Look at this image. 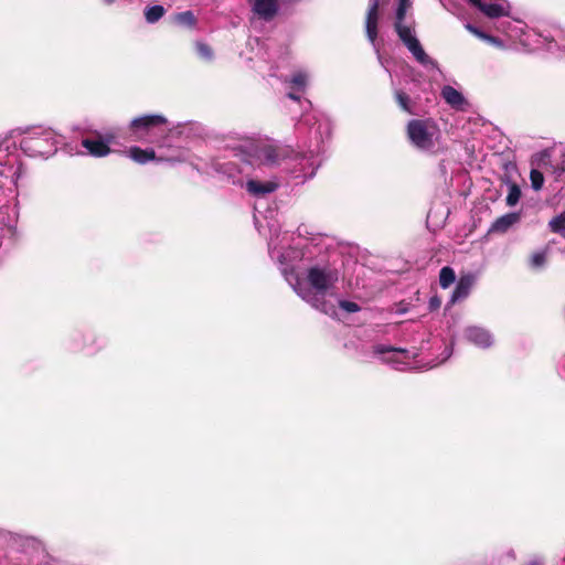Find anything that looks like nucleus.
<instances>
[{"mask_svg": "<svg viewBox=\"0 0 565 565\" xmlns=\"http://www.w3.org/2000/svg\"><path fill=\"white\" fill-rule=\"evenodd\" d=\"M553 172L557 178H563L565 175V161L562 164H556Z\"/></svg>", "mask_w": 565, "mask_h": 565, "instance_id": "33", "label": "nucleus"}, {"mask_svg": "<svg viewBox=\"0 0 565 565\" xmlns=\"http://www.w3.org/2000/svg\"><path fill=\"white\" fill-rule=\"evenodd\" d=\"M109 143H62L56 148L55 143H21L22 151L30 158L47 159L60 152L68 156L105 157L110 152Z\"/></svg>", "mask_w": 565, "mask_h": 565, "instance_id": "3", "label": "nucleus"}, {"mask_svg": "<svg viewBox=\"0 0 565 565\" xmlns=\"http://www.w3.org/2000/svg\"><path fill=\"white\" fill-rule=\"evenodd\" d=\"M277 183L273 181L260 182L257 180H248L246 190L255 196H264L274 192L277 189Z\"/></svg>", "mask_w": 565, "mask_h": 565, "instance_id": "13", "label": "nucleus"}, {"mask_svg": "<svg viewBox=\"0 0 565 565\" xmlns=\"http://www.w3.org/2000/svg\"><path fill=\"white\" fill-rule=\"evenodd\" d=\"M338 302L340 308H342L347 312H358L360 310L359 305L353 301L339 300Z\"/></svg>", "mask_w": 565, "mask_h": 565, "instance_id": "32", "label": "nucleus"}, {"mask_svg": "<svg viewBox=\"0 0 565 565\" xmlns=\"http://www.w3.org/2000/svg\"><path fill=\"white\" fill-rule=\"evenodd\" d=\"M168 128V119L160 114L142 115L134 118L129 130L135 137H145L151 134H163Z\"/></svg>", "mask_w": 565, "mask_h": 565, "instance_id": "5", "label": "nucleus"}, {"mask_svg": "<svg viewBox=\"0 0 565 565\" xmlns=\"http://www.w3.org/2000/svg\"><path fill=\"white\" fill-rule=\"evenodd\" d=\"M531 186L534 191H540L544 184V175L537 169H532L530 172Z\"/></svg>", "mask_w": 565, "mask_h": 565, "instance_id": "24", "label": "nucleus"}, {"mask_svg": "<svg viewBox=\"0 0 565 565\" xmlns=\"http://www.w3.org/2000/svg\"><path fill=\"white\" fill-rule=\"evenodd\" d=\"M128 156L135 162L142 164L149 161L174 162L181 160L180 149L174 143H157L156 149L131 147Z\"/></svg>", "mask_w": 565, "mask_h": 565, "instance_id": "4", "label": "nucleus"}, {"mask_svg": "<svg viewBox=\"0 0 565 565\" xmlns=\"http://www.w3.org/2000/svg\"><path fill=\"white\" fill-rule=\"evenodd\" d=\"M431 128H434V124L430 119H413L407 125V136L412 141H430Z\"/></svg>", "mask_w": 565, "mask_h": 565, "instance_id": "7", "label": "nucleus"}, {"mask_svg": "<svg viewBox=\"0 0 565 565\" xmlns=\"http://www.w3.org/2000/svg\"><path fill=\"white\" fill-rule=\"evenodd\" d=\"M411 7L409 0H398L395 22H404L407 9Z\"/></svg>", "mask_w": 565, "mask_h": 565, "instance_id": "26", "label": "nucleus"}, {"mask_svg": "<svg viewBox=\"0 0 565 565\" xmlns=\"http://www.w3.org/2000/svg\"><path fill=\"white\" fill-rule=\"evenodd\" d=\"M166 13V10L162 6H152L146 9L145 18L147 22L154 23L159 21Z\"/></svg>", "mask_w": 565, "mask_h": 565, "instance_id": "19", "label": "nucleus"}, {"mask_svg": "<svg viewBox=\"0 0 565 565\" xmlns=\"http://www.w3.org/2000/svg\"><path fill=\"white\" fill-rule=\"evenodd\" d=\"M395 99L403 110L412 113L409 108V96L406 93L397 90L395 93Z\"/></svg>", "mask_w": 565, "mask_h": 565, "instance_id": "29", "label": "nucleus"}, {"mask_svg": "<svg viewBox=\"0 0 565 565\" xmlns=\"http://www.w3.org/2000/svg\"><path fill=\"white\" fill-rule=\"evenodd\" d=\"M288 97H289L290 99H294V100H299V99H300V97H299L298 95L294 94V93H289V94H288Z\"/></svg>", "mask_w": 565, "mask_h": 565, "instance_id": "38", "label": "nucleus"}, {"mask_svg": "<svg viewBox=\"0 0 565 565\" xmlns=\"http://www.w3.org/2000/svg\"><path fill=\"white\" fill-rule=\"evenodd\" d=\"M44 135H45V137H44V141H49L50 139H52V138H53V137H52V132L46 131Z\"/></svg>", "mask_w": 565, "mask_h": 565, "instance_id": "39", "label": "nucleus"}, {"mask_svg": "<svg viewBox=\"0 0 565 565\" xmlns=\"http://www.w3.org/2000/svg\"><path fill=\"white\" fill-rule=\"evenodd\" d=\"M521 198V189L518 184L512 183L509 185V192L507 195V204L509 206H514L518 204Z\"/></svg>", "mask_w": 565, "mask_h": 565, "instance_id": "23", "label": "nucleus"}, {"mask_svg": "<svg viewBox=\"0 0 565 565\" xmlns=\"http://www.w3.org/2000/svg\"><path fill=\"white\" fill-rule=\"evenodd\" d=\"M439 306H440V300L437 297H431L429 300V309L435 310V309L439 308Z\"/></svg>", "mask_w": 565, "mask_h": 565, "instance_id": "34", "label": "nucleus"}, {"mask_svg": "<svg viewBox=\"0 0 565 565\" xmlns=\"http://www.w3.org/2000/svg\"><path fill=\"white\" fill-rule=\"evenodd\" d=\"M380 0H371L365 17V32L371 43H374L377 39V25L380 20Z\"/></svg>", "mask_w": 565, "mask_h": 565, "instance_id": "8", "label": "nucleus"}, {"mask_svg": "<svg viewBox=\"0 0 565 565\" xmlns=\"http://www.w3.org/2000/svg\"><path fill=\"white\" fill-rule=\"evenodd\" d=\"M548 226L553 233L561 234L563 237H565V212L553 217L550 221Z\"/></svg>", "mask_w": 565, "mask_h": 565, "instance_id": "21", "label": "nucleus"}, {"mask_svg": "<svg viewBox=\"0 0 565 565\" xmlns=\"http://www.w3.org/2000/svg\"><path fill=\"white\" fill-rule=\"evenodd\" d=\"M224 172L228 173V175H232V172H230L228 170H225Z\"/></svg>", "mask_w": 565, "mask_h": 565, "instance_id": "42", "label": "nucleus"}, {"mask_svg": "<svg viewBox=\"0 0 565 565\" xmlns=\"http://www.w3.org/2000/svg\"><path fill=\"white\" fill-rule=\"evenodd\" d=\"M290 152L291 150L288 145L243 143L237 156L250 166H275L280 164L282 161L291 160L295 161V164L291 166V171L299 173L297 177L301 174L303 179L312 178L320 166L319 156L310 150L309 154L299 151L291 158Z\"/></svg>", "mask_w": 565, "mask_h": 565, "instance_id": "2", "label": "nucleus"}, {"mask_svg": "<svg viewBox=\"0 0 565 565\" xmlns=\"http://www.w3.org/2000/svg\"><path fill=\"white\" fill-rule=\"evenodd\" d=\"M445 352H446V355L443 359V361L447 360L451 355V349H446Z\"/></svg>", "mask_w": 565, "mask_h": 565, "instance_id": "40", "label": "nucleus"}, {"mask_svg": "<svg viewBox=\"0 0 565 565\" xmlns=\"http://www.w3.org/2000/svg\"><path fill=\"white\" fill-rule=\"evenodd\" d=\"M394 29L404 45L408 44L416 38L415 35H413L412 29L405 25L403 22H395Z\"/></svg>", "mask_w": 565, "mask_h": 565, "instance_id": "18", "label": "nucleus"}, {"mask_svg": "<svg viewBox=\"0 0 565 565\" xmlns=\"http://www.w3.org/2000/svg\"><path fill=\"white\" fill-rule=\"evenodd\" d=\"M546 263V253L545 252H536L531 257V266L533 268H541Z\"/></svg>", "mask_w": 565, "mask_h": 565, "instance_id": "30", "label": "nucleus"}, {"mask_svg": "<svg viewBox=\"0 0 565 565\" xmlns=\"http://www.w3.org/2000/svg\"><path fill=\"white\" fill-rule=\"evenodd\" d=\"M465 337L469 342L482 349L489 348L493 343L492 334L480 327L466 328Z\"/></svg>", "mask_w": 565, "mask_h": 565, "instance_id": "10", "label": "nucleus"}, {"mask_svg": "<svg viewBox=\"0 0 565 565\" xmlns=\"http://www.w3.org/2000/svg\"><path fill=\"white\" fill-rule=\"evenodd\" d=\"M418 149L423 150V151H430L431 147L435 145V143H424V142H420V143H415Z\"/></svg>", "mask_w": 565, "mask_h": 565, "instance_id": "35", "label": "nucleus"}, {"mask_svg": "<svg viewBox=\"0 0 565 565\" xmlns=\"http://www.w3.org/2000/svg\"><path fill=\"white\" fill-rule=\"evenodd\" d=\"M441 97L447 104L455 108H460L465 104L463 95L450 85H446L441 89Z\"/></svg>", "mask_w": 565, "mask_h": 565, "instance_id": "15", "label": "nucleus"}, {"mask_svg": "<svg viewBox=\"0 0 565 565\" xmlns=\"http://www.w3.org/2000/svg\"><path fill=\"white\" fill-rule=\"evenodd\" d=\"M374 353L382 356V361L391 364L396 370L416 369L412 360L416 353H411L405 349L379 344L374 347Z\"/></svg>", "mask_w": 565, "mask_h": 565, "instance_id": "6", "label": "nucleus"}, {"mask_svg": "<svg viewBox=\"0 0 565 565\" xmlns=\"http://www.w3.org/2000/svg\"><path fill=\"white\" fill-rule=\"evenodd\" d=\"M473 282L475 279L471 275L461 277L451 295L450 302L455 303L467 298L470 294Z\"/></svg>", "mask_w": 565, "mask_h": 565, "instance_id": "12", "label": "nucleus"}, {"mask_svg": "<svg viewBox=\"0 0 565 565\" xmlns=\"http://www.w3.org/2000/svg\"><path fill=\"white\" fill-rule=\"evenodd\" d=\"M290 83L294 88L302 90L307 84V75L305 73L298 72L292 75Z\"/></svg>", "mask_w": 565, "mask_h": 565, "instance_id": "27", "label": "nucleus"}, {"mask_svg": "<svg viewBox=\"0 0 565 565\" xmlns=\"http://www.w3.org/2000/svg\"><path fill=\"white\" fill-rule=\"evenodd\" d=\"M13 220L10 221V223L8 224V228L11 231V230H14L15 227V223H17V217H18V213L17 211L13 209Z\"/></svg>", "mask_w": 565, "mask_h": 565, "instance_id": "36", "label": "nucleus"}, {"mask_svg": "<svg viewBox=\"0 0 565 565\" xmlns=\"http://www.w3.org/2000/svg\"><path fill=\"white\" fill-rule=\"evenodd\" d=\"M193 127L190 124L178 125L175 127H170L168 124V128L166 129L167 135L166 138L171 139H180V138H191L190 131H192Z\"/></svg>", "mask_w": 565, "mask_h": 565, "instance_id": "17", "label": "nucleus"}, {"mask_svg": "<svg viewBox=\"0 0 565 565\" xmlns=\"http://www.w3.org/2000/svg\"><path fill=\"white\" fill-rule=\"evenodd\" d=\"M468 2L480 10L486 17L490 19H497L508 15L505 9L498 3H486L481 0H468Z\"/></svg>", "mask_w": 565, "mask_h": 565, "instance_id": "11", "label": "nucleus"}, {"mask_svg": "<svg viewBox=\"0 0 565 565\" xmlns=\"http://www.w3.org/2000/svg\"><path fill=\"white\" fill-rule=\"evenodd\" d=\"M196 52L200 55V57L206 61H211L214 56L212 47L206 43H196Z\"/></svg>", "mask_w": 565, "mask_h": 565, "instance_id": "25", "label": "nucleus"}, {"mask_svg": "<svg viewBox=\"0 0 565 565\" xmlns=\"http://www.w3.org/2000/svg\"><path fill=\"white\" fill-rule=\"evenodd\" d=\"M82 141H109L108 139H103L100 135H97L95 138H84Z\"/></svg>", "mask_w": 565, "mask_h": 565, "instance_id": "37", "label": "nucleus"}, {"mask_svg": "<svg viewBox=\"0 0 565 565\" xmlns=\"http://www.w3.org/2000/svg\"><path fill=\"white\" fill-rule=\"evenodd\" d=\"M105 2L110 4V3L115 2V0H105Z\"/></svg>", "mask_w": 565, "mask_h": 565, "instance_id": "41", "label": "nucleus"}, {"mask_svg": "<svg viewBox=\"0 0 565 565\" xmlns=\"http://www.w3.org/2000/svg\"><path fill=\"white\" fill-rule=\"evenodd\" d=\"M455 279L456 275L452 268L446 266L440 269L439 284L441 288H448L455 281Z\"/></svg>", "mask_w": 565, "mask_h": 565, "instance_id": "20", "label": "nucleus"}, {"mask_svg": "<svg viewBox=\"0 0 565 565\" xmlns=\"http://www.w3.org/2000/svg\"><path fill=\"white\" fill-rule=\"evenodd\" d=\"M175 21L179 24L188 25L193 28L196 24V18L192 11H183L175 15Z\"/></svg>", "mask_w": 565, "mask_h": 565, "instance_id": "22", "label": "nucleus"}, {"mask_svg": "<svg viewBox=\"0 0 565 565\" xmlns=\"http://www.w3.org/2000/svg\"><path fill=\"white\" fill-rule=\"evenodd\" d=\"M253 12L264 21H271L279 11L278 0H250Z\"/></svg>", "mask_w": 565, "mask_h": 565, "instance_id": "9", "label": "nucleus"}, {"mask_svg": "<svg viewBox=\"0 0 565 565\" xmlns=\"http://www.w3.org/2000/svg\"><path fill=\"white\" fill-rule=\"evenodd\" d=\"M268 247L271 258H276L282 266L281 274L296 294L321 312L328 316L335 315L332 288L338 281V274L326 267L313 266L308 270L306 279H300L294 267L288 265L289 258H299L300 253L292 248L286 253L281 252L274 246L273 241L269 242Z\"/></svg>", "mask_w": 565, "mask_h": 565, "instance_id": "1", "label": "nucleus"}, {"mask_svg": "<svg viewBox=\"0 0 565 565\" xmlns=\"http://www.w3.org/2000/svg\"><path fill=\"white\" fill-rule=\"evenodd\" d=\"M466 29L470 33H472L473 35H476V36H478V38H480L482 40H486V41H489V42H492V43H494L497 41V39L494 36L484 33L483 31L479 30L477 26H475V25H472L470 23H468L466 25Z\"/></svg>", "mask_w": 565, "mask_h": 565, "instance_id": "28", "label": "nucleus"}, {"mask_svg": "<svg viewBox=\"0 0 565 565\" xmlns=\"http://www.w3.org/2000/svg\"><path fill=\"white\" fill-rule=\"evenodd\" d=\"M416 61L423 65L431 64L433 60L426 54L417 38L405 45Z\"/></svg>", "mask_w": 565, "mask_h": 565, "instance_id": "16", "label": "nucleus"}, {"mask_svg": "<svg viewBox=\"0 0 565 565\" xmlns=\"http://www.w3.org/2000/svg\"><path fill=\"white\" fill-rule=\"evenodd\" d=\"M520 221L519 213H508L497 218L491 227L490 232L505 233L511 226Z\"/></svg>", "mask_w": 565, "mask_h": 565, "instance_id": "14", "label": "nucleus"}, {"mask_svg": "<svg viewBox=\"0 0 565 565\" xmlns=\"http://www.w3.org/2000/svg\"><path fill=\"white\" fill-rule=\"evenodd\" d=\"M24 135H28V137H24V138L22 139V141H25V139H33V138H34V136L36 135V132H35V131H32V132H31V131H29V130L24 131V130H21V129H14V130H11V131H10L9 136H7V138H6V139H15V138H21V137H22V136H24Z\"/></svg>", "mask_w": 565, "mask_h": 565, "instance_id": "31", "label": "nucleus"}]
</instances>
